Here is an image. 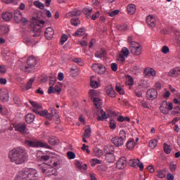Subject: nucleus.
Here are the masks:
<instances>
[{
  "label": "nucleus",
  "instance_id": "14",
  "mask_svg": "<svg viewBox=\"0 0 180 180\" xmlns=\"http://www.w3.org/2000/svg\"><path fill=\"white\" fill-rule=\"evenodd\" d=\"M143 74L146 78H150V77H153L154 78L157 77V71H155L153 68H145Z\"/></svg>",
  "mask_w": 180,
  "mask_h": 180
},
{
  "label": "nucleus",
  "instance_id": "43",
  "mask_svg": "<svg viewBox=\"0 0 180 180\" xmlns=\"http://www.w3.org/2000/svg\"><path fill=\"white\" fill-rule=\"evenodd\" d=\"M34 5L36 8H39V9H44V4L39 1H34Z\"/></svg>",
  "mask_w": 180,
  "mask_h": 180
},
{
  "label": "nucleus",
  "instance_id": "24",
  "mask_svg": "<svg viewBox=\"0 0 180 180\" xmlns=\"http://www.w3.org/2000/svg\"><path fill=\"white\" fill-rule=\"evenodd\" d=\"M15 130L19 131L20 133H26V124H19L15 127Z\"/></svg>",
  "mask_w": 180,
  "mask_h": 180
},
{
  "label": "nucleus",
  "instance_id": "60",
  "mask_svg": "<svg viewBox=\"0 0 180 180\" xmlns=\"http://www.w3.org/2000/svg\"><path fill=\"white\" fill-rule=\"evenodd\" d=\"M117 29L121 32H124V30H127V25L125 24H123L122 25H117Z\"/></svg>",
  "mask_w": 180,
  "mask_h": 180
},
{
  "label": "nucleus",
  "instance_id": "1",
  "mask_svg": "<svg viewBox=\"0 0 180 180\" xmlns=\"http://www.w3.org/2000/svg\"><path fill=\"white\" fill-rule=\"evenodd\" d=\"M8 158L12 164L20 165L29 160V155L25 148L17 147L8 152Z\"/></svg>",
  "mask_w": 180,
  "mask_h": 180
},
{
  "label": "nucleus",
  "instance_id": "40",
  "mask_svg": "<svg viewBox=\"0 0 180 180\" xmlns=\"http://www.w3.org/2000/svg\"><path fill=\"white\" fill-rule=\"evenodd\" d=\"M115 89H116L117 92L120 94V95H124V90H123L120 84H119V83L116 84Z\"/></svg>",
  "mask_w": 180,
  "mask_h": 180
},
{
  "label": "nucleus",
  "instance_id": "15",
  "mask_svg": "<svg viewBox=\"0 0 180 180\" xmlns=\"http://www.w3.org/2000/svg\"><path fill=\"white\" fill-rule=\"evenodd\" d=\"M0 100L2 101V102H8V101H9L8 90L5 89H0Z\"/></svg>",
  "mask_w": 180,
  "mask_h": 180
},
{
  "label": "nucleus",
  "instance_id": "34",
  "mask_svg": "<svg viewBox=\"0 0 180 180\" xmlns=\"http://www.w3.org/2000/svg\"><path fill=\"white\" fill-rule=\"evenodd\" d=\"M158 144V139H152L149 141L148 146L150 148L154 149L155 147H157V145Z\"/></svg>",
  "mask_w": 180,
  "mask_h": 180
},
{
  "label": "nucleus",
  "instance_id": "33",
  "mask_svg": "<svg viewBox=\"0 0 180 180\" xmlns=\"http://www.w3.org/2000/svg\"><path fill=\"white\" fill-rule=\"evenodd\" d=\"M127 85L129 86V88H131L133 85H134V79L131 77L130 75L127 76V82H126Z\"/></svg>",
  "mask_w": 180,
  "mask_h": 180
},
{
  "label": "nucleus",
  "instance_id": "32",
  "mask_svg": "<svg viewBox=\"0 0 180 180\" xmlns=\"http://www.w3.org/2000/svg\"><path fill=\"white\" fill-rule=\"evenodd\" d=\"M139 85L141 88H148L150 86V83H148V81L146 79H141L139 82Z\"/></svg>",
  "mask_w": 180,
  "mask_h": 180
},
{
  "label": "nucleus",
  "instance_id": "50",
  "mask_svg": "<svg viewBox=\"0 0 180 180\" xmlns=\"http://www.w3.org/2000/svg\"><path fill=\"white\" fill-rule=\"evenodd\" d=\"M156 175L158 178H165V172L162 170H158Z\"/></svg>",
  "mask_w": 180,
  "mask_h": 180
},
{
  "label": "nucleus",
  "instance_id": "54",
  "mask_svg": "<svg viewBox=\"0 0 180 180\" xmlns=\"http://www.w3.org/2000/svg\"><path fill=\"white\" fill-rule=\"evenodd\" d=\"M49 85L51 86H53V85H54V82H56V81H57V78L56 77V76H50V79H49Z\"/></svg>",
  "mask_w": 180,
  "mask_h": 180
},
{
  "label": "nucleus",
  "instance_id": "19",
  "mask_svg": "<svg viewBox=\"0 0 180 180\" xmlns=\"http://www.w3.org/2000/svg\"><path fill=\"white\" fill-rule=\"evenodd\" d=\"M56 92H57L58 95L61 94V85H56L55 88L53 87V86H50L48 89V94H56Z\"/></svg>",
  "mask_w": 180,
  "mask_h": 180
},
{
  "label": "nucleus",
  "instance_id": "48",
  "mask_svg": "<svg viewBox=\"0 0 180 180\" xmlns=\"http://www.w3.org/2000/svg\"><path fill=\"white\" fill-rule=\"evenodd\" d=\"M53 117L56 119V124H59L60 123V115H58V112H57L56 110H53Z\"/></svg>",
  "mask_w": 180,
  "mask_h": 180
},
{
  "label": "nucleus",
  "instance_id": "51",
  "mask_svg": "<svg viewBox=\"0 0 180 180\" xmlns=\"http://www.w3.org/2000/svg\"><path fill=\"white\" fill-rule=\"evenodd\" d=\"M90 164H91V167H95V165H96L98 164H101V160L94 158V159L91 160Z\"/></svg>",
  "mask_w": 180,
  "mask_h": 180
},
{
  "label": "nucleus",
  "instance_id": "62",
  "mask_svg": "<svg viewBox=\"0 0 180 180\" xmlns=\"http://www.w3.org/2000/svg\"><path fill=\"white\" fill-rule=\"evenodd\" d=\"M102 153H103L102 150H100V149H98V148H96L94 150V153L95 154V155L96 157H101V155H102Z\"/></svg>",
  "mask_w": 180,
  "mask_h": 180
},
{
  "label": "nucleus",
  "instance_id": "57",
  "mask_svg": "<svg viewBox=\"0 0 180 180\" xmlns=\"http://www.w3.org/2000/svg\"><path fill=\"white\" fill-rule=\"evenodd\" d=\"M171 96V92L167 90V89H165V93L163 94V98L164 99H168Z\"/></svg>",
  "mask_w": 180,
  "mask_h": 180
},
{
  "label": "nucleus",
  "instance_id": "20",
  "mask_svg": "<svg viewBox=\"0 0 180 180\" xmlns=\"http://www.w3.org/2000/svg\"><path fill=\"white\" fill-rule=\"evenodd\" d=\"M155 18L154 16L149 15L146 18V23L150 26V27H155Z\"/></svg>",
  "mask_w": 180,
  "mask_h": 180
},
{
  "label": "nucleus",
  "instance_id": "8",
  "mask_svg": "<svg viewBox=\"0 0 180 180\" xmlns=\"http://www.w3.org/2000/svg\"><path fill=\"white\" fill-rule=\"evenodd\" d=\"M113 151H115V148L113 146H105V160L107 162L112 163L116 161V158L113 154Z\"/></svg>",
  "mask_w": 180,
  "mask_h": 180
},
{
  "label": "nucleus",
  "instance_id": "53",
  "mask_svg": "<svg viewBox=\"0 0 180 180\" xmlns=\"http://www.w3.org/2000/svg\"><path fill=\"white\" fill-rule=\"evenodd\" d=\"M110 128L112 130H115L116 129V121H115L114 120H110Z\"/></svg>",
  "mask_w": 180,
  "mask_h": 180
},
{
  "label": "nucleus",
  "instance_id": "22",
  "mask_svg": "<svg viewBox=\"0 0 180 180\" xmlns=\"http://www.w3.org/2000/svg\"><path fill=\"white\" fill-rule=\"evenodd\" d=\"M22 18V13L19 10H15L14 11V20L16 23H20Z\"/></svg>",
  "mask_w": 180,
  "mask_h": 180
},
{
  "label": "nucleus",
  "instance_id": "35",
  "mask_svg": "<svg viewBox=\"0 0 180 180\" xmlns=\"http://www.w3.org/2000/svg\"><path fill=\"white\" fill-rule=\"evenodd\" d=\"M105 54H106V51H105L103 49H101L95 53V57H96V58H103V57H105Z\"/></svg>",
  "mask_w": 180,
  "mask_h": 180
},
{
  "label": "nucleus",
  "instance_id": "2",
  "mask_svg": "<svg viewBox=\"0 0 180 180\" xmlns=\"http://www.w3.org/2000/svg\"><path fill=\"white\" fill-rule=\"evenodd\" d=\"M38 176L37 169L25 167L18 172L15 180H37Z\"/></svg>",
  "mask_w": 180,
  "mask_h": 180
},
{
  "label": "nucleus",
  "instance_id": "7",
  "mask_svg": "<svg viewBox=\"0 0 180 180\" xmlns=\"http://www.w3.org/2000/svg\"><path fill=\"white\" fill-rule=\"evenodd\" d=\"M25 143L26 146H28L29 147L36 148H40L41 147H44V148H50V146L47 145V143L41 141H37V140H25Z\"/></svg>",
  "mask_w": 180,
  "mask_h": 180
},
{
  "label": "nucleus",
  "instance_id": "52",
  "mask_svg": "<svg viewBox=\"0 0 180 180\" xmlns=\"http://www.w3.org/2000/svg\"><path fill=\"white\" fill-rule=\"evenodd\" d=\"M118 137L124 140V141H126V131L121 130L120 131V136Z\"/></svg>",
  "mask_w": 180,
  "mask_h": 180
},
{
  "label": "nucleus",
  "instance_id": "13",
  "mask_svg": "<svg viewBox=\"0 0 180 180\" xmlns=\"http://www.w3.org/2000/svg\"><path fill=\"white\" fill-rule=\"evenodd\" d=\"M146 98L150 101H154L158 98V91L155 89H150L146 92Z\"/></svg>",
  "mask_w": 180,
  "mask_h": 180
},
{
  "label": "nucleus",
  "instance_id": "64",
  "mask_svg": "<svg viewBox=\"0 0 180 180\" xmlns=\"http://www.w3.org/2000/svg\"><path fill=\"white\" fill-rule=\"evenodd\" d=\"M71 12H72V15H73V16H79V15H81L80 10L75 9V10L72 11Z\"/></svg>",
  "mask_w": 180,
  "mask_h": 180
},
{
  "label": "nucleus",
  "instance_id": "25",
  "mask_svg": "<svg viewBox=\"0 0 180 180\" xmlns=\"http://www.w3.org/2000/svg\"><path fill=\"white\" fill-rule=\"evenodd\" d=\"M12 18H13V15L11 12H6L2 15V19L6 20V22H9Z\"/></svg>",
  "mask_w": 180,
  "mask_h": 180
},
{
  "label": "nucleus",
  "instance_id": "47",
  "mask_svg": "<svg viewBox=\"0 0 180 180\" xmlns=\"http://www.w3.org/2000/svg\"><path fill=\"white\" fill-rule=\"evenodd\" d=\"M71 23L73 26H78V25H81V21L77 18H75L71 20Z\"/></svg>",
  "mask_w": 180,
  "mask_h": 180
},
{
  "label": "nucleus",
  "instance_id": "10",
  "mask_svg": "<svg viewBox=\"0 0 180 180\" xmlns=\"http://www.w3.org/2000/svg\"><path fill=\"white\" fill-rule=\"evenodd\" d=\"M42 167H44V168L41 169V171L43 174H45V175H46V176H51V175H56L57 169L51 167V165H49L44 163L42 164Z\"/></svg>",
  "mask_w": 180,
  "mask_h": 180
},
{
  "label": "nucleus",
  "instance_id": "56",
  "mask_svg": "<svg viewBox=\"0 0 180 180\" xmlns=\"http://www.w3.org/2000/svg\"><path fill=\"white\" fill-rule=\"evenodd\" d=\"M67 155L69 160H74L75 158V153H74L72 151H68L67 153Z\"/></svg>",
  "mask_w": 180,
  "mask_h": 180
},
{
  "label": "nucleus",
  "instance_id": "4",
  "mask_svg": "<svg viewBox=\"0 0 180 180\" xmlns=\"http://www.w3.org/2000/svg\"><path fill=\"white\" fill-rule=\"evenodd\" d=\"M128 43L129 44V50L134 56H140L141 54V51L143 48L140 44L134 40V37L129 36L128 37Z\"/></svg>",
  "mask_w": 180,
  "mask_h": 180
},
{
  "label": "nucleus",
  "instance_id": "30",
  "mask_svg": "<svg viewBox=\"0 0 180 180\" xmlns=\"http://www.w3.org/2000/svg\"><path fill=\"white\" fill-rule=\"evenodd\" d=\"M34 115L32 114V113H29L26 115L25 117V121L27 122V123H33V122H34Z\"/></svg>",
  "mask_w": 180,
  "mask_h": 180
},
{
  "label": "nucleus",
  "instance_id": "58",
  "mask_svg": "<svg viewBox=\"0 0 180 180\" xmlns=\"http://www.w3.org/2000/svg\"><path fill=\"white\" fill-rule=\"evenodd\" d=\"M119 12H120L119 10H115L111 12H109L108 15H109V16H110V18H113V17L116 16V15H119Z\"/></svg>",
  "mask_w": 180,
  "mask_h": 180
},
{
  "label": "nucleus",
  "instance_id": "29",
  "mask_svg": "<svg viewBox=\"0 0 180 180\" xmlns=\"http://www.w3.org/2000/svg\"><path fill=\"white\" fill-rule=\"evenodd\" d=\"M101 116L98 117L97 120L99 122L105 120V119H109V115L106 114L103 110H101Z\"/></svg>",
  "mask_w": 180,
  "mask_h": 180
},
{
  "label": "nucleus",
  "instance_id": "31",
  "mask_svg": "<svg viewBox=\"0 0 180 180\" xmlns=\"http://www.w3.org/2000/svg\"><path fill=\"white\" fill-rule=\"evenodd\" d=\"M93 78H95V76H92L91 77L90 86L94 89L99 88V86H101V84L95 80H92Z\"/></svg>",
  "mask_w": 180,
  "mask_h": 180
},
{
  "label": "nucleus",
  "instance_id": "6",
  "mask_svg": "<svg viewBox=\"0 0 180 180\" xmlns=\"http://www.w3.org/2000/svg\"><path fill=\"white\" fill-rule=\"evenodd\" d=\"M37 64V60L34 56H30L27 60V66H20V70L24 72H30L32 68H34Z\"/></svg>",
  "mask_w": 180,
  "mask_h": 180
},
{
  "label": "nucleus",
  "instance_id": "21",
  "mask_svg": "<svg viewBox=\"0 0 180 180\" xmlns=\"http://www.w3.org/2000/svg\"><path fill=\"white\" fill-rule=\"evenodd\" d=\"M54 36V30L51 27H48L45 30V37L47 40H51Z\"/></svg>",
  "mask_w": 180,
  "mask_h": 180
},
{
  "label": "nucleus",
  "instance_id": "26",
  "mask_svg": "<svg viewBox=\"0 0 180 180\" xmlns=\"http://www.w3.org/2000/svg\"><path fill=\"white\" fill-rule=\"evenodd\" d=\"M127 10L128 13H129V15H134V13H136V5L134 4L128 5L127 7Z\"/></svg>",
  "mask_w": 180,
  "mask_h": 180
},
{
  "label": "nucleus",
  "instance_id": "16",
  "mask_svg": "<svg viewBox=\"0 0 180 180\" xmlns=\"http://www.w3.org/2000/svg\"><path fill=\"white\" fill-rule=\"evenodd\" d=\"M105 91L107 95L110 98L116 97V91H115V89H113V86H112V85L110 84L107 85L105 86Z\"/></svg>",
  "mask_w": 180,
  "mask_h": 180
},
{
  "label": "nucleus",
  "instance_id": "11",
  "mask_svg": "<svg viewBox=\"0 0 180 180\" xmlns=\"http://www.w3.org/2000/svg\"><path fill=\"white\" fill-rule=\"evenodd\" d=\"M174 109V105L171 102L164 101L160 105V110L161 113L163 115H168L169 113V110H172Z\"/></svg>",
  "mask_w": 180,
  "mask_h": 180
},
{
  "label": "nucleus",
  "instance_id": "59",
  "mask_svg": "<svg viewBox=\"0 0 180 180\" xmlns=\"http://www.w3.org/2000/svg\"><path fill=\"white\" fill-rule=\"evenodd\" d=\"M161 51L163 54H168V53H169V48L167 46H164L161 49Z\"/></svg>",
  "mask_w": 180,
  "mask_h": 180
},
{
  "label": "nucleus",
  "instance_id": "37",
  "mask_svg": "<svg viewBox=\"0 0 180 180\" xmlns=\"http://www.w3.org/2000/svg\"><path fill=\"white\" fill-rule=\"evenodd\" d=\"M70 73L72 75V77H77L79 74V69L78 68H72L70 70Z\"/></svg>",
  "mask_w": 180,
  "mask_h": 180
},
{
  "label": "nucleus",
  "instance_id": "12",
  "mask_svg": "<svg viewBox=\"0 0 180 180\" xmlns=\"http://www.w3.org/2000/svg\"><path fill=\"white\" fill-rule=\"evenodd\" d=\"M91 68L94 72L99 74L100 75H103V74L106 72V68L101 63L93 64Z\"/></svg>",
  "mask_w": 180,
  "mask_h": 180
},
{
  "label": "nucleus",
  "instance_id": "41",
  "mask_svg": "<svg viewBox=\"0 0 180 180\" xmlns=\"http://www.w3.org/2000/svg\"><path fill=\"white\" fill-rule=\"evenodd\" d=\"M139 161V158L131 159L129 161V165H130V167H137Z\"/></svg>",
  "mask_w": 180,
  "mask_h": 180
},
{
  "label": "nucleus",
  "instance_id": "36",
  "mask_svg": "<svg viewBox=\"0 0 180 180\" xmlns=\"http://www.w3.org/2000/svg\"><path fill=\"white\" fill-rule=\"evenodd\" d=\"M84 34H85V29L79 28L75 32L73 36H77V37H81V36H84Z\"/></svg>",
  "mask_w": 180,
  "mask_h": 180
},
{
  "label": "nucleus",
  "instance_id": "5",
  "mask_svg": "<svg viewBox=\"0 0 180 180\" xmlns=\"http://www.w3.org/2000/svg\"><path fill=\"white\" fill-rule=\"evenodd\" d=\"M32 23H33V32L34 33V37H37V36H40V34L41 33V27L44 26V20L33 18Z\"/></svg>",
  "mask_w": 180,
  "mask_h": 180
},
{
  "label": "nucleus",
  "instance_id": "46",
  "mask_svg": "<svg viewBox=\"0 0 180 180\" xmlns=\"http://www.w3.org/2000/svg\"><path fill=\"white\" fill-rule=\"evenodd\" d=\"M172 115H174L176 116H180V108L179 106H176L172 112Z\"/></svg>",
  "mask_w": 180,
  "mask_h": 180
},
{
  "label": "nucleus",
  "instance_id": "63",
  "mask_svg": "<svg viewBox=\"0 0 180 180\" xmlns=\"http://www.w3.org/2000/svg\"><path fill=\"white\" fill-rule=\"evenodd\" d=\"M73 62L76 63V64H79V65H82V64H84L82 59L78 58H73Z\"/></svg>",
  "mask_w": 180,
  "mask_h": 180
},
{
  "label": "nucleus",
  "instance_id": "28",
  "mask_svg": "<svg viewBox=\"0 0 180 180\" xmlns=\"http://www.w3.org/2000/svg\"><path fill=\"white\" fill-rule=\"evenodd\" d=\"M126 146L128 150H133V148H134V147L136 146V141H134V139L129 140L127 142Z\"/></svg>",
  "mask_w": 180,
  "mask_h": 180
},
{
  "label": "nucleus",
  "instance_id": "55",
  "mask_svg": "<svg viewBox=\"0 0 180 180\" xmlns=\"http://www.w3.org/2000/svg\"><path fill=\"white\" fill-rule=\"evenodd\" d=\"M68 40V36L67 34H63L61 38H60V44H64L65 41Z\"/></svg>",
  "mask_w": 180,
  "mask_h": 180
},
{
  "label": "nucleus",
  "instance_id": "49",
  "mask_svg": "<svg viewBox=\"0 0 180 180\" xmlns=\"http://www.w3.org/2000/svg\"><path fill=\"white\" fill-rule=\"evenodd\" d=\"M91 12H92V8H84V13L86 15L87 18H91Z\"/></svg>",
  "mask_w": 180,
  "mask_h": 180
},
{
  "label": "nucleus",
  "instance_id": "27",
  "mask_svg": "<svg viewBox=\"0 0 180 180\" xmlns=\"http://www.w3.org/2000/svg\"><path fill=\"white\" fill-rule=\"evenodd\" d=\"M9 26L8 25H1L0 26V34H7V33H9Z\"/></svg>",
  "mask_w": 180,
  "mask_h": 180
},
{
  "label": "nucleus",
  "instance_id": "18",
  "mask_svg": "<svg viewBox=\"0 0 180 180\" xmlns=\"http://www.w3.org/2000/svg\"><path fill=\"white\" fill-rule=\"evenodd\" d=\"M127 165V161L126 160V158H121L117 162V168L118 169H123L126 168Z\"/></svg>",
  "mask_w": 180,
  "mask_h": 180
},
{
  "label": "nucleus",
  "instance_id": "3",
  "mask_svg": "<svg viewBox=\"0 0 180 180\" xmlns=\"http://www.w3.org/2000/svg\"><path fill=\"white\" fill-rule=\"evenodd\" d=\"M30 103L34 108V112L36 113L37 115H39V116H43L44 117H46V119H49V120H53V118L54 117L53 115L54 114V110L56 109L51 108V114L49 113L47 110H39V109H42L41 105L37 103V102L30 101Z\"/></svg>",
  "mask_w": 180,
  "mask_h": 180
},
{
  "label": "nucleus",
  "instance_id": "44",
  "mask_svg": "<svg viewBox=\"0 0 180 180\" xmlns=\"http://www.w3.org/2000/svg\"><path fill=\"white\" fill-rule=\"evenodd\" d=\"M33 82H34V77H32L30 79V80L27 82L26 84V89H30L32 88V86L33 85Z\"/></svg>",
  "mask_w": 180,
  "mask_h": 180
},
{
  "label": "nucleus",
  "instance_id": "61",
  "mask_svg": "<svg viewBox=\"0 0 180 180\" xmlns=\"http://www.w3.org/2000/svg\"><path fill=\"white\" fill-rule=\"evenodd\" d=\"M169 167H170V171H172V172H174V171L176 170V165H175L174 162H170Z\"/></svg>",
  "mask_w": 180,
  "mask_h": 180
},
{
  "label": "nucleus",
  "instance_id": "42",
  "mask_svg": "<svg viewBox=\"0 0 180 180\" xmlns=\"http://www.w3.org/2000/svg\"><path fill=\"white\" fill-rule=\"evenodd\" d=\"M163 148H164V151L165 153H166V154H171V146L167 144V143H164L163 145Z\"/></svg>",
  "mask_w": 180,
  "mask_h": 180
},
{
  "label": "nucleus",
  "instance_id": "17",
  "mask_svg": "<svg viewBox=\"0 0 180 180\" xmlns=\"http://www.w3.org/2000/svg\"><path fill=\"white\" fill-rule=\"evenodd\" d=\"M111 141L116 147H122V146L124 144V140L122 138H119V136L112 138Z\"/></svg>",
  "mask_w": 180,
  "mask_h": 180
},
{
  "label": "nucleus",
  "instance_id": "23",
  "mask_svg": "<svg viewBox=\"0 0 180 180\" xmlns=\"http://www.w3.org/2000/svg\"><path fill=\"white\" fill-rule=\"evenodd\" d=\"M169 77H178V75H180V68H174L172 69L169 73H168Z\"/></svg>",
  "mask_w": 180,
  "mask_h": 180
},
{
  "label": "nucleus",
  "instance_id": "9",
  "mask_svg": "<svg viewBox=\"0 0 180 180\" xmlns=\"http://www.w3.org/2000/svg\"><path fill=\"white\" fill-rule=\"evenodd\" d=\"M129 54L130 51L128 49V48L123 47L121 49L120 53L117 56V61H119L120 63H124V61H126V58L129 57Z\"/></svg>",
  "mask_w": 180,
  "mask_h": 180
},
{
  "label": "nucleus",
  "instance_id": "38",
  "mask_svg": "<svg viewBox=\"0 0 180 180\" xmlns=\"http://www.w3.org/2000/svg\"><path fill=\"white\" fill-rule=\"evenodd\" d=\"M94 103L98 109L102 107V101L99 98H94Z\"/></svg>",
  "mask_w": 180,
  "mask_h": 180
},
{
  "label": "nucleus",
  "instance_id": "39",
  "mask_svg": "<svg viewBox=\"0 0 180 180\" xmlns=\"http://www.w3.org/2000/svg\"><path fill=\"white\" fill-rule=\"evenodd\" d=\"M76 165L77 168H79V169H83V171H86V169H88V165H86V164H82V162H77Z\"/></svg>",
  "mask_w": 180,
  "mask_h": 180
},
{
  "label": "nucleus",
  "instance_id": "45",
  "mask_svg": "<svg viewBox=\"0 0 180 180\" xmlns=\"http://www.w3.org/2000/svg\"><path fill=\"white\" fill-rule=\"evenodd\" d=\"M90 136H91V127L88 126V128H86L84 131V137H85V139H89Z\"/></svg>",
  "mask_w": 180,
  "mask_h": 180
}]
</instances>
